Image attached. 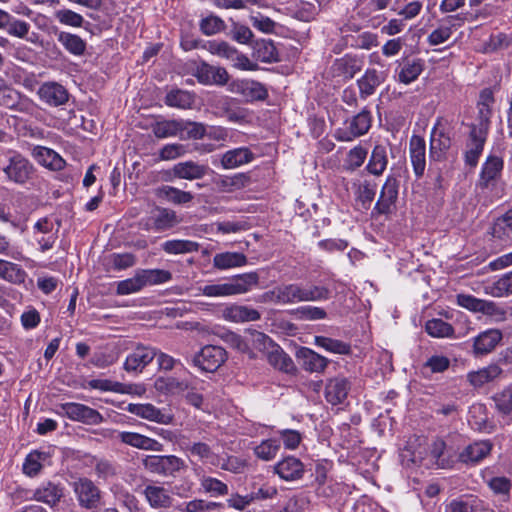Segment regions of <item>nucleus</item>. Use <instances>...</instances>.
Segmentation results:
<instances>
[{
    "instance_id": "f8f14e48",
    "label": "nucleus",
    "mask_w": 512,
    "mask_h": 512,
    "mask_svg": "<svg viewBox=\"0 0 512 512\" xmlns=\"http://www.w3.org/2000/svg\"><path fill=\"white\" fill-rule=\"evenodd\" d=\"M127 411L148 421L156 422L158 424H170L173 420V416L166 413L150 403H130L127 407Z\"/></svg>"
},
{
    "instance_id": "e2e57ef3",
    "label": "nucleus",
    "mask_w": 512,
    "mask_h": 512,
    "mask_svg": "<svg viewBox=\"0 0 512 512\" xmlns=\"http://www.w3.org/2000/svg\"><path fill=\"white\" fill-rule=\"evenodd\" d=\"M54 16L60 24L65 26L79 28L84 23V18L81 14L68 8L57 10Z\"/></svg>"
},
{
    "instance_id": "b1692460",
    "label": "nucleus",
    "mask_w": 512,
    "mask_h": 512,
    "mask_svg": "<svg viewBox=\"0 0 512 512\" xmlns=\"http://www.w3.org/2000/svg\"><path fill=\"white\" fill-rule=\"evenodd\" d=\"M398 181L393 176H388L381 189L380 197L375 208L382 214L389 213L398 197Z\"/></svg>"
},
{
    "instance_id": "412c9836",
    "label": "nucleus",
    "mask_w": 512,
    "mask_h": 512,
    "mask_svg": "<svg viewBox=\"0 0 512 512\" xmlns=\"http://www.w3.org/2000/svg\"><path fill=\"white\" fill-rule=\"evenodd\" d=\"M410 160L416 177H421L426 168V144L423 137L413 135L409 142Z\"/></svg>"
},
{
    "instance_id": "5fc2aeb1",
    "label": "nucleus",
    "mask_w": 512,
    "mask_h": 512,
    "mask_svg": "<svg viewBox=\"0 0 512 512\" xmlns=\"http://www.w3.org/2000/svg\"><path fill=\"white\" fill-rule=\"evenodd\" d=\"M155 388L159 392L174 395L187 390L188 384L174 377H160L155 381Z\"/></svg>"
},
{
    "instance_id": "13d9d810",
    "label": "nucleus",
    "mask_w": 512,
    "mask_h": 512,
    "mask_svg": "<svg viewBox=\"0 0 512 512\" xmlns=\"http://www.w3.org/2000/svg\"><path fill=\"white\" fill-rule=\"evenodd\" d=\"M290 316L298 320H321L326 318L327 314L323 308L305 305L290 310Z\"/></svg>"
},
{
    "instance_id": "052dcab7",
    "label": "nucleus",
    "mask_w": 512,
    "mask_h": 512,
    "mask_svg": "<svg viewBox=\"0 0 512 512\" xmlns=\"http://www.w3.org/2000/svg\"><path fill=\"white\" fill-rule=\"evenodd\" d=\"M201 48L209 51L213 55L231 60L235 56V48L225 41L211 40L202 44Z\"/></svg>"
},
{
    "instance_id": "a211bd4d",
    "label": "nucleus",
    "mask_w": 512,
    "mask_h": 512,
    "mask_svg": "<svg viewBox=\"0 0 512 512\" xmlns=\"http://www.w3.org/2000/svg\"><path fill=\"white\" fill-rule=\"evenodd\" d=\"M256 155L248 147H238L222 154L220 164L223 169H235L253 162Z\"/></svg>"
},
{
    "instance_id": "0e129e2a",
    "label": "nucleus",
    "mask_w": 512,
    "mask_h": 512,
    "mask_svg": "<svg viewBox=\"0 0 512 512\" xmlns=\"http://www.w3.org/2000/svg\"><path fill=\"white\" fill-rule=\"evenodd\" d=\"M199 27L204 35L211 36L222 32L225 29L226 25L222 18L211 14L201 19Z\"/></svg>"
},
{
    "instance_id": "473e14b6",
    "label": "nucleus",
    "mask_w": 512,
    "mask_h": 512,
    "mask_svg": "<svg viewBox=\"0 0 512 512\" xmlns=\"http://www.w3.org/2000/svg\"><path fill=\"white\" fill-rule=\"evenodd\" d=\"M224 318L233 322H248L260 319V313L248 306L231 305L224 309Z\"/></svg>"
},
{
    "instance_id": "69168bd1",
    "label": "nucleus",
    "mask_w": 512,
    "mask_h": 512,
    "mask_svg": "<svg viewBox=\"0 0 512 512\" xmlns=\"http://www.w3.org/2000/svg\"><path fill=\"white\" fill-rule=\"evenodd\" d=\"M292 16L300 21L309 22L317 13V6L310 1L296 3L291 11Z\"/></svg>"
},
{
    "instance_id": "4468645a",
    "label": "nucleus",
    "mask_w": 512,
    "mask_h": 512,
    "mask_svg": "<svg viewBox=\"0 0 512 512\" xmlns=\"http://www.w3.org/2000/svg\"><path fill=\"white\" fill-rule=\"evenodd\" d=\"M64 486L61 483L45 481L33 492L32 499L42 502L49 507L56 506L64 496Z\"/></svg>"
},
{
    "instance_id": "a878e982",
    "label": "nucleus",
    "mask_w": 512,
    "mask_h": 512,
    "mask_svg": "<svg viewBox=\"0 0 512 512\" xmlns=\"http://www.w3.org/2000/svg\"><path fill=\"white\" fill-rule=\"evenodd\" d=\"M296 358L300 365L309 372H322L328 365L327 358L306 347L298 349Z\"/></svg>"
},
{
    "instance_id": "8fccbe9b",
    "label": "nucleus",
    "mask_w": 512,
    "mask_h": 512,
    "mask_svg": "<svg viewBox=\"0 0 512 512\" xmlns=\"http://www.w3.org/2000/svg\"><path fill=\"white\" fill-rule=\"evenodd\" d=\"M425 331L434 338H450L454 335L452 325L439 318L428 320L425 324Z\"/></svg>"
},
{
    "instance_id": "f03ea898",
    "label": "nucleus",
    "mask_w": 512,
    "mask_h": 512,
    "mask_svg": "<svg viewBox=\"0 0 512 512\" xmlns=\"http://www.w3.org/2000/svg\"><path fill=\"white\" fill-rule=\"evenodd\" d=\"M7 182L17 185L29 183L36 172L33 163L21 153L11 151L6 164L2 167Z\"/></svg>"
},
{
    "instance_id": "bf43d9fd",
    "label": "nucleus",
    "mask_w": 512,
    "mask_h": 512,
    "mask_svg": "<svg viewBox=\"0 0 512 512\" xmlns=\"http://www.w3.org/2000/svg\"><path fill=\"white\" fill-rule=\"evenodd\" d=\"M497 411L503 416H512V385L493 397Z\"/></svg>"
},
{
    "instance_id": "7ed1b4c3",
    "label": "nucleus",
    "mask_w": 512,
    "mask_h": 512,
    "mask_svg": "<svg viewBox=\"0 0 512 512\" xmlns=\"http://www.w3.org/2000/svg\"><path fill=\"white\" fill-rule=\"evenodd\" d=\"M372 125V115L368 108H363L358 114L346 119L342 126L334 132L338 141L349 142L365 135Z\"/></svg>"
},
{
    "instance_id": "4c0bfd02",
    "label": "nucleus",
    "mask_w": 512,
    "mask_h": 512,
    "mask_svg": "<svg viewBox=\"0 0 512 512\" xmlns=\"http://www.w3.org/2000/svg\"><path fill=\"white\" fill-rule=\"evenodd\" d=\"M491 233L499 240L512 241V209L495 220Z\"/></svg>"
},
{
    "instance_id": "3c124183",
    "label": "nucleus",
    "mask_w": 512,
    "mask_h": 512,
    "mask_svg": "<svg viewBox=\"0 0 512 512\" xmlns=\"http://www.w3.org/2000/svg\"><path fill=\"white\" fill-rule=\"evenodd\" d=\"M254 56L257 60L265 63L277 62L278 51L274 43L270 40H261L254 46Z\"/></svg>"
},
{
    "instance_id": "423d86ee",
    "label": "nucleus",
    "mask_w": 512,
    "mask_h": 512,
    "mask_svg": "<svg viewBox=\"0 0 512 512\" xmlns=\"http://www.w3.org/2000/svg\"><path fill=\"white\" fill-rule=\"evenodd\" d=\"M79 505L86 509H96L101 499L100 489L86 477L77 478L71 484Z\"/></svg>"
},
{
    "instance_id": "e433bc0d",
    "label": "nucleus",
    "mask_w": 512,
    "mask_h": 512,
    "mask_svg": "<svg viewBox=\"0 0 512 512\" xmlns=\"http://www.w3.org/2000/svg\"><path fill=\"white\" fill-rule=\"evenodd\" d=\"M388 165L387 149L383 145H376L369 158L367 170L369 173L380 176L386 170Z\"/></svg>"
},
{
    "instance_id": "9d476101",
    "label": "nucleus",
    "mask_w": 512,
    "mask_h": 512,
    "mask_svg": "<svg viewBox=\"0 0 512 512\" xmlns=\"http://www.w3.org/2000/svg\"><path fill=\"white\" fill-rule=\"evenodd\" d=\"M490 440H478L468 444L459 453L458 459L466 465H476L485 459L492 451Z\"/></svg>"
},
{
    "instance_id": "393cba45",
    "label": "nucleus",
    "mask_w": 512,
    "mask_h": 512,
    "mask_svg": "<svg viewBox=\"0 0 512 512\" xmlns=\"http://www.w3.org/2000/svg\"><path fill=\"white\" fill-rule=\"evenodd\" d=\"M350 390V382L344 377L330 379L325 386V399L332 405L344 402Z\"/></svg>"
},
{
    "instance_id": "dca6fc26",
    "label": "nucleus",
    "mask_w": 512,
    "mask_h": 512,
    "mask_svg": "<svg viewBox=\"0 0 512 512\" xmlns=\"http://www.w3.org/2000/svg\"><path fill=\"white\" fill-rule=\"evenodd\" d=\"M194 76L204 85H225L229 80L226 69L216 67L207 63H201L197 66Z\"/></svg>"
},
{
    "instance_id": "4d7b16f0",
    "label": "nucleus",
    "mask_w": 512,
    "mask_h": 512,
    "mask_svg": "<svg viewBox=\"0 0 512 512\" xmlns=\"http://www.w3.org/2000/svg\"><path fill=\"white\" fill-rule=\"evenodd\" d=\"M181 139H202L206 134V127L203 123L181 119Z\"/></svg>"
},
{
    "instance_id": "603ef678",
    "label": "nucleus",
    "mask_w": 512,
    "mask_h": 512,
    "mask_svg": "<svg viewBox=\"0 0 512 512\" xmlns=\"http://www.w3.org/2000/svg\"><path fill=\"white\" fill-rule=\"evenodd\" d=\"M143 285L154 286L164 284L172 279V274L164 269H139Z\"/></svg>"
},
{
    "instance_id": "2eb2a0df",
    "label": "nucleus",
    "mask_w": 512,
    "mask_h": 512,
    "mask_svg": "<svg viewBox=\"0 0 512 512\" xmlns=\"http://www.w3.org/2000/svg\"><path fill=\"white\" fill-rule=\"evenodd\" d=\"M329 296L330 291L324 286L290 285V301H321Z\"/></svg>"
},
{
    "instance_id": "c756f323",
    "label": "nucleus",
    "mask_w": 512,
    "mask_h": 512,
    "mask_svg": "<svg viewBox=\"0 0 512 512\" xmlns=\"http://www.w3.org/2000/svg\"><path fill=\"white\" fill-rule=\"evenodd\" d=\"M155 195L159 199L166 200L167 202L175 205H184L191 202L194 195L189 191H183L176 187L163 185L155 190Z\"/></svg>"
},
{
    "instance_id": "c03bdc74",
    "label": "nucleus",
    "mask_w": 512,
    "mask_h": 512,
    "mask_svg": "<svg viewBox=\"0 0 512 512\" xmlns=\"http://www.w3.org/2000/svg\"><path fill=\"white\" fill-rule=\"evenodd\" d=\"M25 277V271L18 264L0 259V278L20 284L25 281Z\"/></svg>"
},
{
    "instance_id": "bb28decb",
    "label": "nucleus",
    "mask_w": 512,
    "mask_h": 512,
    "mask_svg": "<svg viewBox=\"0 0 512 512\" xmlns=\"http://www.w3.org/2000/svg\"><path fill=\"white\" fill-rule=\"evenodd\" d=\"M385 80L384 74L376 69H367L364 75L357 80L361 99L365 100L373 95Z\"/></svg>"
},
{
    "instance_id": "c9c22d12",
    "label": "nucleus",
    "mask_w": 512,
    "mask_h": 512,
    "mask_svg": "<svg viewBox=\"0 0 512 512\" xmlns=\"http://www.w3.org/2000/svg\"><path fill=\"white\" fill-rule=\"evenodd\" d=\"M247 263V257L240 252L218 253L213 258V265L220 270H226L235 267L244 266Z\"/></svg>"
},
{
    "instance_id": "58836bf2",
    "label": "nucleus",
    "mask_w": 512,
    "mask_h": 512,
    "mask_svg": "<svg viewBox=\"0 0 512 512\" xmlns=\"http://www.w3.org/2000/svg\"><path fill=\"white\" fill-rule=\"evenodd\" d=\"M195 102V94L181 89H173L165 96V104L169 107L189 109Z\"/></svg>"
},
{
    "instance_id": "680f3d73",
    "label": "nucleus",
    "mask_w": 512,
    "mask_h": 512,
    "mask_svg": "<svg viewBox=\"0 0 512 512\" xmlns=\"http://www.w3.org/2000/svg\"><path fill=\"white\" fill-rule=\"evenodd\" d=\"M143 288V281L139 270H137L133 277L119 281L117 283L116 293L117 295H129L137 293Z\"/></svg>"
},
{
    "instance_id": "de8ad7c7",
    "label": "nucleus",
    "mask_w": 512,
    "mask_h": 512,
    "mask_svg": "<svg viewBox=\"0 0 512 512\" xmlns=\"http://www.w3.org/2000/svg\"><path fill=\"white\" fill-rule=\"evenodd\" d=\"M49 455L46 452L34 450L30 452L23 463V472L30 476H36L43 467V462L48 459Z\"/></svg>"
},
{
    "instance_id": "864d4df0",
    "label": "nucleus",
    "mask_w": 512,
    "mask_h": 512,
    "mask_svg": "<svg viewBox=\"0 0 512 512\" xmlns=\"http://www.w3.org/2000/svg\"><path fill=\"white\" fill-rule=\"evenodd\" d=\"M314 343L316 346L323 348L330 353L346 355L351 351L349 344L341 340L332 339L325 336H315Z\"/></svg>"
},
{
    "instance_id": "f257e3e1",
    "label": "nucleus",
    "mask_w": 512,
    "mask_h": 512,
    "mask_svg": "<svg viewBox=\"0 0 512 512\" xmlns=\"http://www.w3.org/2000/svg\"><path fill=\"white\" fill-rule=\"evenodd\" d=\"M258 283L256 273L237 275L223 282L207 284L199 287L201 294L207 297H226L249 291Z\"/></svg>"
},
{
    "instance_id": "49530a36",
    "label": "nucleus",
    "mask_w": 512,
    "mask_h": 512,
    "mask_svg": "<svg viewBox=\"0 0 512 512\" xmlns=\"http://www.w3.org/2000/svg\"><path fill=\"white\" fill-rule=\"evenodd\" d=\"M30 28L31 26L28 22L16 19L11 16L10 23L6 27V31L10 36L25 39L32 43H36L38 35L36 33H32V35L29 36Z\"/></svg>"
},
{
    "instance_id": "20e7f679",
    "label": "nucleus",
    "mask_w": 512,
    "mask_h": 512,
    "mask_svg": "<svg viewBox=\"0 0 512 512\" xmlns=\"http://www.w3.org/2000/svg\"><path fill=\"white\" fill-rule=\"evenodd\" d=\"M57 413L72 421L87 425H98L103 422V416L95 409L81 403L67 402L57 406Z\"/></svg>"
},
{
    "instance_id": "39448f33",
    "label": "nucleus",
    "mask_w": 512,
    "mask_h": 512,
    "mask_svg": "<svg viewBox=\"0 0 512 512\" xmlns=\"http://www.w3.org/2000/svg\"><path fill=\"white\" fill-rule=\"evenodd\" d=\"M143 465L146 470L164 476L174 475L185 467L184 461L174 455H148Z\"/></svg>"
},
{
    "instance_id": "6ab92c4d",
    "label": "nucleus",
    "mask_w": 512,
    "mask_h": 512,
    "mask_svg": "<svg viewBox=\"0 0 512 512\" xmlns=\"http://www.w3.org/2000/svg\"><path fill=\"white\" fill-rule=\"evenodd\" d=\"M172 171L176 178L193 181L204 178L210 172V168L206 164L189 160L175 164Z\"/></svg>"
},
{
    "instance_id": "ddd939ff",
    "label": "nucleus",
    "mask_w": 512,
    "mask_h": 512,
    "mask_svg": "<svg viewBox=\"0 0 512 512\" xmlns=\"http://www.w3.org/2000/svg\"><path fill=\"white\" fill-rule=\"evenodd\" d=\"M40 100L49 106L57 107L65 104L68 101V91L64 86L57 82L43 83L37 92Z\"/></svg>"
},
{
    "instance_id": "c85d7f7f",
    "label": "nucleus",
    "mask_w": 512,
    "mask_h": 512,
    "mask_svg": "<svg viewBox=\"0 0 512 512\" xmlns=\"http://www.w3.org/2000/svg\"><path fill=\"white\" fill-rule=\"evenodd\" d=\"M487 133L471 130L470 140L467 144V150L465 152V161L470 166H475L478 159L483 151L484 143L486 141Z\"/></svg>"
},
{
    "instance_id": "5701e85b",
    "label": "nucleus",
    "mask_w": 512,
    "mask_h": 512,
    "mask_svg": "<svg viewBox=\"0 0 512 512\" xmlns=\"http://www.w3.org/2000/svg\"><path fill=\"white\" fill-rule=\"evenodd\" d=\"M503 338L499 329H487L474 338L473 353L485 355L492 352Z\"/></svg>"
},
{
    "instance_id": "1a4fd4ad",
    "label": "nucleus",
    "mask_w": 512,
    "mask_h": 512,
    "mask_svg": "<svg viewBox=\"0 0 512 512\" xmlns=\"http://www.w3.org/2000/svg\"><path fill=\"white\" fill-rule=\"evenodd\" d=\"M143 495L153 509H168L173 505L171 490L158 483H149L143 489Z\"/></svg>"
},
{
    "instance_id": "2f4dec72",
    "label": "nucleus",
    "mask_w": 512,
    "mask_h": 512,
    "mask_svg": "<svg viewBox=\"0 0 512 512\" xmlns=\"http://www.w3.org/2000/svg\"><path fill=\"white\" fill-rule=\"evenodd\" d=\"M57 41L64 49L73 56H82L86 51V42L79 35L66 31H60L56 34Z\"/></svg>"
},
{
    "instance_id": "72a5a7b5",
    "label": "nucleus",
    "mask_w": 512,
    "mask_h": 512,
    "mask_svg": "<svg viewBox=\"0 0 512 512\" xmlns=\"http://www.w3.org/2000/svg\"><path fill=\"white\" fill-rule=\"evenodd\" d=\"M333 71L344 79L353 78L362 68V63L354 56L345 55L337 59L333 66Z\"/></svg>"
},
{
    "instance_id": "774afa93",
    "label": "nucleus",
    "mask_w": 512,
    "mask_h": 512,
    "mask_svg": "<svg viewBox=\"0 0 512 512\" xmlns=\"http://www.w3.org/2000/svg\"><path fill=\"white\" fill-rule=\"evenodd\" d=\"M118 360V353L113 349H106L102 351L95 352L90 362L97 368H106L112 364H114Z\"/></svg>"
},
{
    "instance_id": "a19ab883",
    "label": "nucleus",
    "mask_w": 512,
    "mask_h": 512,
    "mask_svg": "<svg viewBox=\"0 0 512 512\" xmlns=\"http://www.w3.org/2000/svg\"><path fill=\"white\" fill-rule=\"evenodd\" d=\"M186 451L204 463H209L213 466L219 464V456L212 451L207 443L194 442L186 447Z\"/></svg>"
},
{
    "instance_id": "6e6552de",
    "label": "nucleus",
    "mask_w": 512,
    "mask_h": 512,
    "mask_svg": "<svg viewBox=\"0 0 512 512\" xmlns=\"http://www.w3.org/2000/svg\"><path fill=\"white\" fill-rule=\"evenodd\" d=\"M229 90L239 94L247 102L265 100L268 96V91L262 83L250 79L232 81Z\"/></svg>"
},
{
    "instance_id": "a18cd8bd",
    "label": "nucleus",
    "mask_w": 512,
    "mask_h": 512,
    "mask_svg": "<svg viewBox=\"0 0 512 512\" xmlns=\"http://www.w3.org/2000/svg\"><path fill=\"white\" fill-rule=\"evenodd\" d=\"M199 482L200 489L211 497L225 496L229 493L227 484L215 477L203 475Z\"/></svg>"
},
{
    "instance_id": "09e8293b",
    "label": "nucleus",
    "mask_w": 512,
    "mask_h": 512,
    "mask_svg": "<svg viewBox=\"0 0 512 512\" xmlns=\"http://www.w3.org/2000/svg\"><path fill=\"white\" fill-rule=\"evenodd\" d=\"M485 292L493 297L512 295V271L505 273L495 282L486 286Z\"/></svg>"
},
{
    "instance_id": "6e6d98bb",
    "label": "nucleus",
    "mask_w": 512,
    "mask_h": 512,
    "mask_svg": "<svg viewBox=\"0 0 512 512\" xmlns=\"http://www.w3.org/2000/svg\"><path fill=\"white\" fill-rule=\"evenodd\" d=\"M181 119L180 120H163L158 121L153 126V133L154 135L159 138H168V137H175L179 136L181 133Z\"/></svg>"
},
{
    "instance_id": "37998d69",
    "label": "nucleus",
    "mask_w": 512,
    "mask_h": 512,
    "mask_svg": "<svg viewBox=\"0 0 512 512\" xmlns=\"http://www.w3.org/2000/svg\"><path fill=\"white\" fill-rule=\"evenodd\" d=\"M423 71V64L419 59L407 60L403 63L398 72V81L403 84H410L415 81Z\"/></svg>"
},
{
    "instance_id": "79ce46f5",
    "label": "nucleus",
    "mask_w": 512,
    "mask_h": 512,
    "mask_svg": "<svg viewBox=\"0 0 512 512\" xmlns=\"http://www.w3.org/2000/svg\"><path fill=\"white\" fill-rule=\"evenodd\" d=\"M161 247L165 253L176 255L196 252L199 249V244L191 240L173 239L165 241Z\"/></svg>"
},
{
    "instance_id": "338daca9",
    "label": "nucleus",
    "mask_w": 512,
    "mask_h": 512,
    "mask_svg": "<svg viewBox=\"0 0 512 512\" xmlns=\"http://www.w3.org/2000/svg\"><path fill=\"white\" fill-rule=\"evenodd\" d=\"M215 466L231 473L240 474L243 473L247 467V461L240 457L230 455L225 458L219 457V464Z\"/></svg>"
},
{
    "instance_id": "ea45409f",
    "label": "nucleus",
    "mask_w": 512,
    "mask_h": 512,
    "mask_svg": "<svg viewBox=\"0 0 512 512\" xmlns=\"http://www.w3.org/2000/svg\"><path fill=\"white\" fill-rule=\"evenodd\" d=\"M502 370L498 365H489L478 371L468 373L467 378L470 384L474 387H481L484 384L496 379Z\"/></svg>"
},
{
    "instance_id": "0eeeda50",
    "label": "nucleus",
    "mask_w": 512,
    "mask_h": 512,
    "mask_svg": "<svg viewBox=\"0 0 512 512\" xmlns=\"http://www.w3.org/2000/svg\"><path fill=\"white\" fill-rule=\"evenodd\" d=\"M227 359L226 351L216 345L204 346L193 359L195 366L205 372L217 371Z\"/></svg>"
},
{
    "instance_id": "7c9ffc66",
    "label": "nucleus",
    "mask_w": 512,
    "mask_h": 512,
    "mask_svg": "<svg viewBox=\"0 0 512 512\" xmlns=\"http://www.w3.org/2000/svg\"><path fill=\"white\" fill-rule=\"evenodd\" d=\"M214 183L221 192L230 193L246 187L250 183V176L246 173H236L231 176L220 175Z\"/></svg>"
},
{
    "instance_id": "4be33fe9",
    "label": "nucleus",
    "mask_w": 512,
    "mask_h": 512,
    "mask_svg": "<svg viewBox=\"0 0 512 512\" xmlns=\"http://www.w3.org/2000/svg\"><path fill=\"white\" fill-rule=\"evenodd\" d=\"M31 155L39 165L52 171H60L66 165L65 160L56 151L44 146L33 147Z\"/></svg>"
},
{
    "instance_id": "9b49d317",
    "label": "nucleus",
    "mask_w": 512,
    "mask_h": 512,
    "mask_svg": "<svg viewBox=\"0 0 512 512\" xmlns=\"http://www.w3.org/2000/svg\"><path fill=\"white\" fill-rule=\"evenodd\" d=\"M157 352L154 348L148 346H137L124 362V370L127 372L139 373L152 362Z\"/></svg>"
},
{
    "instance_id": "f3484780",
    "label": "nucleus",
    "mask_w": 512,
    "mask_h": 512,
    "mask_svg": "<svg viewBox=\"0 0 512 512\" xmlns=\"http://www.w3.org/2000/svg\"><path fill=\"white\" fill-rule=\"evenodd\" d=\"M503 159L496 155L489 156L483 163L478 186L481 188H489L494 186L496 180L500 177L503 170Z\"/></svg>"
},
{
    "instance_id": "f704fd0d",
    "label": "nucleus",
    "mask_w": 512,
    "mask_h": 512,
    "mask_svg": "<svg viewBox=\"0 0 512 512\" xmlns=\"http://www.w3.org/2000/svg\"><path fill=\"white\" fill-rule=\"evenodd\" d=\"M451 145L450 137L440 129V121L438 120L433 127L430 135V154L432 157H440V154Z\"/></svg>"
},
{
    "instance_id": "aec40b11",
    "label": "nucleus",
    "mask_w": 512,
    "mask_h": 512,
    "mask_svg": "<svg viewBox=\"0 0 512 512\" xmlns=\"http://www.w3.org/2000/svg\"><path fill=\"white\" fill-rule=\"evenodd\" d=\"M117 438L124 444L131 447L148 450V451H163V445L155 439L142 435L136 432L121 431L118 432Z\"/></svg>"
},
{
    "instance_id": "cd10ccee",
    "label": "nucleus",
    "mask_w": 512,
    "mask_h": 512,
    "mask_svg": "<svg viewBox=\"0 0 512 512\" xmlns=\"http://www.w3.org/2000/svg\"><path fill=\"white\" fill-rule=\"evenodd\" d=\"M155 232H164L180 223L176 212L169 208L157 206L153 211Z\"/></svg>"
}]
</instances>
